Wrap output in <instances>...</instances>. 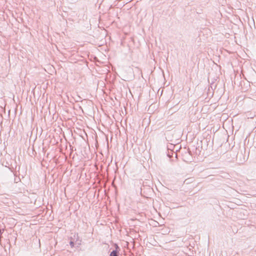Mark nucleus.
Segmentation results:
<instances>
[{"mask_svg": "<svg viewBox=\"0 0 256 256\" xmlns=\"http://www.w3.org/2000/svg\"><path fill=\"white\" fill-rule=\"evenodd\" d=\"M70 246H71L72 248L74 247V242H72V241H70Z\"/></svg>", "mask_w": 256, "mask_h": 256, "instance_id": "nucleus-5", "label": "nucleus"}, {"mask_svg": "<svg viewBox=\"0 0 256 256\" xmlns=\"http://www.w3.org/2000/svg\"><path fill=\"white\" fill-rule=\"evenodd\" d=\"M182 159L184 162H190L192 157L190 152L186 150L184 153L182 155Z\"/></svg>", "mask_w": 256, "mask_h": 256, "instance_id": "nucleus-1", "label": "nucleus"}, {"mask_svg": "<svg viewBox=\"0 0 256 256\" xmlns=\"http://www.w3.org/2000/svg\"><path fill=\"white\" fill-rule=\"evenodd\" d=\"M180 242V244L178 245V246L182 247L183 246V245L182 244V242H184V238L182 237L178 238H177V242Z\"/></svg>", "mask_w": 256, "mask_h": 256, "instance_id": "nucleus-4", "label": "nucleus"}, {"mask_svg": "<svg viewBox=\"0 0 256 256\" xmlns=\"http://www.w3.org/2000/svg\"><path fill=\"white\" fill-rule=\"evenodd\" d=\"M120 248L117 244H116V250H113L110 254V256H118V250Z\"/></svg>", "mask_w": 256, "mask_h": 256, "instance_id": "nucleus-3", "label": "nucleus"}, {"mask_svg": "<svg viewBox=\"0 0 256 256\" xmlns=\"http://www.w3.org/2000/svg\"><path fill=\"white\" fill-rule=\"evenodd\" d=\"M172 147H174V146H173L172 144H170V146H168V156L169 158H171L173 156V154H175V158H176V152H174L173 150H171Z\"/></svg>", "mask_w": 256, "mask_h": 256, "instance_id": "nucleus-2", "label": "nucleus"}]
</instances>
